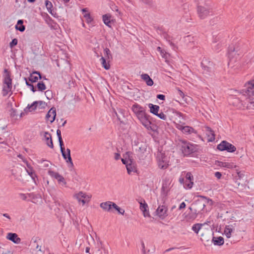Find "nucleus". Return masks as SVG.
I'll list each match as a JSON object with an SVG mask.
<instances>
[{"label":"nucleus","mask_w":254,"mask_h":254,"mask_svg":"<svg viewBox=\"0 0 254 254\" xmlns=\"http://www.w3.org/2000/svg\"><path fill=\"white\" fill-rule=\"evenodd\" d=\"M197 6V14L201 19L205 18L211 12V8L210 6L206 3L201 4L198 3Z\"/></svg>","instance_id":"nucleus-1"},{"label":"nucleus","mask_w":254,"mask_h":254,"mask_svg":"<svg viewBox=\"0 0 254 254\" xmlns=\"http://www.w3.org/2000/svg\"><path fill=\"white\" fill-rule=\"evenodd\" d=\"M181 150L185 155H189L195 152L196 150V147L193 144L186 141H183Z\"/></svg>","instance_id":"nucleus-2"},{"label":"nucleus","mask_w":254,"mask_h":254,"mask_svg":"<svg viewBox=\"0 0 254 254\" xmlns=\"http://www.w3.org/2000/svg\"><path fill=\"white\" fill-rule=\"evenodd\" d=\"M122 161L124 164L126 165L127 173L129 175H131L132 173H135L136 172V168L135 165L130 158L129 156H128L127 159L126 158H122Z\"/></svg>","instance_id":"nucleus-3"},{"label":"nucleus","mask_w":254,"mask_h":254,"mask_svg":"<svg viewBox=\"0 0 254 254\" xmlns=\"http://www.w3.org/2000/svg\"><path fill=\"white\" fill-rule=\"evenodd\" d=\"M217 149L221 151L227 150L229 152H234L236 150L234 145L226 141H222L221 143L218 144Z\"/></svg>","instance_id":"nucleus-4"},{"label":"nucleus","mask_w":254,"mask_h":254,"mask_svg":"<svg viewBox=\"0 0 254 254\" xmlns=\"http://www.w3.org/2000/svg\"><path fill=\"white\" fill-rule=\"evenodd\" d=\"M158 166L161 169H166L168 166V161L166 156L162 153L159 152L157 156Z\"/></svg>","instance_id":"nucleus-5"},{"label":"nucleus","mask_w":254,"mask_h":254,"mask_svg":"<svg viewBox=\"0 0 254 254\" xmlns=\"http://www.w3.org/2000/svg\"><path fill=\"white\" fill-rule=\"evenodd\" d=\"M74 197H75L79 202H81L82 203V204L84 205L86 202L89 201L91 196L82 191H80L75 194Z\"/></svg>","instance_id":"nucleus-6"},{"label":"nucleus","mask_w":254,"mask_h":254,"mask_svg":"<svg viewBox=\"0 0 254 254\" xmlns=\"http://www.w3.org/2000/svg\"><path fill=\"white\" fill-rule=\"evenodd\" d=\"M63 158L66 160L67 163L68 164V166L72 167L73 163L70 156V150L69 148H67L66 151L65 149L61 150Z\"/></svg>","instance_id":"nucleus-7"},{"label":"nucleus","mask_w":254,"mask_h":254,"mask_svg":"<svg viewBox=\"0 0 254 254\" xmlns=\"http://www.w3.org/2000/svg\"><path fill=\"white\" fill-rule=\"evenodd\" d=\"M202 200H198L194 202V205L196 208V211H200L202 210L205 206V203L208 202L207 198L204 196H201Z\"/></svg>","instance_id":"nucleus-8"},{"label":"nucleus","mask_w":254,"mask_h":254,"mask_svg":"<svg viewBox=\"0 0 254 254\" xmlns=\"http://www.w3.org/2000/svg\"><path fill=\"white\" fill-rule=\"evenodd\" d=\"M239 54H237V51H236L235 48H231L228 52V57L229 58V62L228 65H230L233 62H236L238 58Z\"/></svg>","instance_id":"nucleus-9"},{"label":"nucleus","mask_w":254,"mask_h":254,"mask_svg":"<svg viewBox=\"0 0 254 254\" xmlns=\"http://www.w3.org/2000/svg\"><path fill=\"white\" fill-rule=\"evenodd\" d=\"M167 208L165 205H159L156 209V215L161 219L167 216Z\"/></svg>","instance_id":"nucleus-10"},{"label":"nucleus","mask_w":254,"mask_h":254,"mask_svg":"<svg viewBox=\"0 0 254 254\" xmlns=\"http://www.w3.org/2000/svg\"><path fill=\"white\" fill-rule=\"evenodd\" d=\"M186 181L184 188L186 189H190L193 185V177L190 172L187 173L186 175Z\"/></svg>","instance_id":"nucleus-11"},{"label":"nucleus","mask_w":254,"mask_h":254,"mask_svg":"<svg viewBox=\"0 0 254 254\" xmlns=\"http://www.w3.org/2000/svg\"><path fill=\"white\" fill-rule=\"evenodd\" d=\"M31 243L33 247L36 248L37 251L42 252V246L40 244L42 243V240L38 237H33L31 240Z\"/></svg>","instance_id":"nucleus-12"},{"label":"nucleus","mask_w":254,"mask_h":254,"mask_svg":"<svg viewBox=\"0 0 254 254\" xmlns=\"http://www.w3.org/2000/svg\"><path fill=\"white\" fill-rule=\"evenodd\" d=\"M115 203L112 201H108L104 202H102L100 204V206L105 211L108 212L112 211L113 208V205H115Z\"/></svg>","instance_id":"nucleus-13"},{"label":"nucleus","mask_w":254,"mask_h":254,"mask_svg":"<svg viewBox=\"0 0 254 254\" xmlns=\"http://www.w3.org/2000/svg\"><path fill=\"white\" fill-rule=\"evenodd\" d=\"M56 110L54 107H52L47 113L46 118L47 120L50 121L51 123H53L56 118Z\"/></svg>","instance_id":"nucleus-14"},{"label":"nucleus","mask_w":254,"mask_h":254,"mask_svg":"<svg viewBox=\"0 0 254 254\" xmlns=\"http://www.w3.org/2000/svg\"><path fill=\"white\" fill-rule=\"evenodd\" d=\"M6 239L17 244H19L21 242L20 238L18 237L16 233H8L6 236Z\"/></svg>","instance_id":"nucleus-15"},{"label":"nucleus","mask_w":254,"mask_h":254,"mask_svg":"<svg viewBox=\"0 0 254 254\" xmlns=\"http://www.w3.org/2000/svg\"><path fill=\"white\" fill-rule=\"evenodd\" d=\"M44 137L47 145L50 148H53L54 145L51 134L47 131H45L44 132Z\"/></svg>","instance_id":"nucleus-16"},{"label":"nucleus","mask_w":254,"mask_h":254,"mask_svg":"<svg viewBox=\"0 0 254 254\" xmlns=\"http://www.w3.org/2000/svg\"><path fill=\"white\" fill-rule=\"evenodd\" d=\"M201 66L203 69L202 73L205 76H208L212 75L213 70L212 68L206 65H205L204 63H201Z\"/></svg>","instance_id":"nucleus-17"},{"label":"nucleus","mask_w":254,"mask_h":254,"mask_svg":"<svg viewBox=\"0 0 254 254\" xmlns=\"http://www.w3.org/2000/svg\"><path fill=\"white\" fill-rule=\"evenodd\" d=\"M39 78L40 79L42 78L40 73L39 71H35L30 74V76L29 77V81L31 82H36L37 81Z\"/></svg>","instance_id":"nucleus-18"},{"label":"nucleus","mask_w":254,"mask_h":254,"mask_svg":"<svg viewBox=\"0 0 254 254\" xmlns=\"http://www.w3.org/2000/svg\"><path fill=\"white\" fill-rule=\"evenodd\" d=\"M4 72L6 73V74L4 79L3 85H9V86L12 87V80L10 78V75L7 71V69H5Z\"/></svg>","instance_id":"nucleus-19"},{"label":"nucleus","mask_w":254,"mask_h":254,"mask_svg":"<svg viewBox=\"0 0 254 254\" xmlns=\"http://www.w3.org/2000/svg\"><path fill=\"white\" fill-rule=\"evenodd\" d=\"M205 131L207 135L209 137V141H213L215 140V135L214 131L209 127H205Z\"/></svg>","instance_id":"nucleus-20"},{"label":"nucleus","mask_w":254,"mask_h":254,"mask_svg":"<svg viewBox=\"0 0 254 254\" xmlns=\"http://www.w3.org/2000/svg\"><path fill=\"white\" fill-rule=\"evenodd\" d=\"M140 122L141 124L147 129H152L151 125V122L149 120V116H147L145 118L141 120Z\"/></svg>","instance_id":"nucleus-21"},{"label":"nucleus","mask_w":254,"mask_h":254,"mask_svg":"<svg viewBox=\"0 0 254 254\" xmlns=\"http://www.w3.org/2000/svg\"><path fill=\"white\" fill-rule=\"evenodd\" d=\"M141 78L144 81H145V82L147 85H148V86L153 85V81L147 74H146V73L142 74H141Z\"/></svg>","instance_id":"nucleus-22"},{"label":"nucleus","mask_w":254,"mask_h":254,"mask_svg":"<svg viewBox=\"0 0 254 254\" xmlns=\"http://www.w3.org/2000/svg\"><path fill=\"white\" fill-rule=\"evenodd\" d=\"M234 230V229L232 225H228L225 227L224 234L227 238H229L231 237L232 233Z\"/></svg>","instance_id":"nucleus-23"},{"label":"nucleus","mask_w":254,"mask_h":254,"mask_svg":"<svg viewBox=\"0 0 254 254\" xmlns=\"http://www.w3.org/2000/svg\"><path fill=\"white\" fill-rule=\"evenodd\" d=\"M48 174L53 178L56 179L58 181L62 178V176L59 173L49 170L48 172Z\"/></svg>","instance_id":"nucleus-24"},{"label":"nucleus","mask_w":254,"mask_h":254,"mask_svg":"<svg viewBox=\"0 0 254 254\" xmlns=\"http://www.w3.org/2000/svg\"><path fill=\"white\" fill-rule=\"evenodd\" d=\"M148 106L150 108V112L155 115H157L160 109L159 106L152 104H149Z\"/></svg>","instance_id":"nucleus-25"},{"label":"nucleus","mask_w":254,"mask_h":254,"mask_svg":"<svg viewBox=\"0 0 254 254\" xmlns=\"http://www.w3.org/2000/svg\"><path fill=\"white\" fill-rule=\"evenodd\" d=\"M212 242L215 245L221 246L224 244V239L222 237H213Z\"/></svg>","instance_id":"nucleus-26"},{"label":"nucleus","mask_w":254,"mask_h":254,"mask_svg":"<svg viewBox=\"0 0 254 254\" xmlns=\"http://www.w3.org/2000/svg\"><path fill=\"white\" fill-rule=\"evenodd\" d=\"M23 21L18 20L17 24L15 25V29L20 32H23L25 29V27L23 25Z\"/></svg>","instance_id":"nucleus-27"},{"label":"nucleus","mask_w":254,"mask_h":254,"mask_svg":"<svg viewBox=\"0 0 254 254\" xmlns=\"http://www.w3.org/2000/svg\"><path fill=\"white\" fill-rule=\"evenodd\" d=\"M147 207L148 206L146 203H143L142 202L140 203V209H141V211H142L144 217L149 216L148 212H147L146 211V209Z\"/></svg>","instance_id":"nucleus-28"},{"label":"nucleus","mask_w":254,"mask_h":254,"mask_svg":"<svg viewBox=\"0 0 254 254\" xmlns=\"http://www.w3.org/2000/svg\"><path fill=\"white\" fill-rule=\"evenodd\" d=\"M132 109L133 113L136 115L138 114L139 113L141 112V111H142L144 110L142 107L137 104L133 105L132 106Z\"/></svg>","instance_id":"nucleus-29"},{"label":"nucleus","mask_w":254,"mask_h":254,"mask_svg":"<svg viewBox=\"0 0 254 254\" xmlns=\"http://www.w3.org/2000/svg\"><path fill=\"white\" fill-rule=\"evenodd\" d=\"M254 87V80L250 81L248 82L247 85V91L246 92H248V94L251 96L250 93L251 90L253 89V88Z\"/></svg>","instance_id":"nucleus-30"},{"label":"nucleus","mask_w":254,"mask_h":254,"mask_svg":"<svg viewBox=\"0 0 254 254\" xmlns=\"http://www.w3.org/2000/svg\"><path fill=\"white\" fill-rule=\"evenodd\" d=\"M204 225V224H195L192 226V229L195 233L198 234V232L201 229L202 227Z\"/></svg>","instance_id":"nucleus-31"},{"label":"nucleus","mask_w":254,"mask_h":254,"mask_svg":"<svg viewBox=\"0 0 254 254\" xmlns=\"http://www.w3.org/2000/svg\"><path fill=\"white\" fill-rule=\"evenodd\" d=\"M100 60L103 67H104L105 69H109L110 68V65L109 63L106 62V60L104 57H102Z\"/></svg>","instance_id":"nucleus-32"},{"label":"nucleus","mask_w":254,"mask_h":254,"mask_svg":"<svg viewBox=\"0 0 254 254\" xmlns=\"http://www.w3.org/2000/svg\"><path fill=\"white\" fill-rule=\"evenodd\" d=\"M182 131L184 133L190 134L194 131V129L189 126H185Z\"/></svg>","instance_id":"nucleus-33"},{"label":"nucleus","mask_w":254,"mask_h":254,"mask_svg":"<svg viewBox=\"0 0 254 254\" xmlns=\"http://www.w3.org/2000/svg\"><path fill=\"white\" fill-rule=\"evenodd\" d=\"M12 87L8 86L3 85V89H2V94L3 96H5L7 95V94L11 91Z\"/></svg>","instance_id":"nucleus-34"},{"label":"nucleus","mask_w":254,"mask_h":254,"mask_svg":"<svg viewBox=\"0 0 254 254\" xmlns=\"http://www.w3.org/2000/svg\"><path fill=\"white\" fill-rule=\"evenodd\" d=\"M111 16H108L107 14L103 15V20L105 24L108 26H110L109 24L110 23Z\"/></svg>","instance_id":"nucleus-35"},{"label":"nucleus","mask_w":254,"mask_h":254,"mask_svg":"<svg viewBox=\"0 0 254 254\" xmlns=\"http://www.w3.org/2000/svg\"><path fill=\"white\" fill-rule=\"evenodd\" d=\"M45 5H46V6L48 11L51 14L53 15V14L52 13V8L53 7V4H52V2L49 1V0H46Z\"/></svg>","instance_id":"nucleus-36"},{"label":"nucleus","mask_w":254,"mask_h":254,"mask_svg":"<svg viewBox=\"0 0 254 254\" xmlns=\"http://www.w3.org/2000/svg\"><path fill=\"white\" fill-rule=\"evenodd\" d=\"M83 16L86 19V21L88 23H91L93 20V19L90 16V13H85L84 14Z\"/></svg>","instance_id":"nucleus-37"},{"label":"nucleus","mask_w":254,"mask_h":254,"mask_svg":"<svg viewBox=\"0 0 254 254\" xmlns=\"http://www.w3.org/2000/svg\"><path fill=\"white\" fill-rule=\"evenodd\" d=\"M136 116L139 121L147 116L144 110L142 111H141V112L139 113L138 114L136 115Z\"/></svg>","instance_id":"nucleus-38"},{"label":"nucleus","mask_w":254,"mask_h":254,"mask_svg":"<svg viewBox=\"0 0 254 254\" xmlns=\"http://www.w3.org/2000/svg\"><path fill=\"white\" fill-rule=\"evenodd\" d=\"M138 153L140 154L144 153L146 151V145L145 144L141 145L138 147Z\"/></svg>","instance_id":"nucleus-39"},{"label":"nucleus","mask_w":254,"mask_h":254,"mask_svg":"<svg viewBox=\"0 0 254 254\" xmlns=\"http://www.w3.org/2000/svg\"><path fill=\"white\" fill-rule=\"evenodd\" d=\"M104 54H105V57H106V59H112V55L111 54V52H110V50L108 48H105L104 49Z\"/></svg>","instance_id":"nucleus-40"},{"label":"nucleus","mask_w":254,"mask_h":254,"mask_svg":"<svg viewBox=\"0 0 254 254\" xmlns=\"http://www.w3.org/2000/svg\"><path fill=\"white\" fill-rule=\"evenodd\" d=\"M37 88L39 91H43L46 89V85L43 82H40L37 84Z\"/></svg>","instance_id":"nucleus-41"},{"label":"nucleus","mask_w":254,"mask_h":254,"mask_svg":"<svg viewBox=\"0 0 254 254\" xmlns=\"http://www.w3.org/2000/svg\"><path fill=\"white\" fill-rule=\"evenodd\" d=\"M217 165L220 167H226L228 168H230L231 167V165L230 164L223 162H218Z\"/></svg>","instance_id":"nucleus-42"},{"label":"nucleus","mask_w":254,"mask_h":254,"mask_svg":"<svg viewBox=\"0 0 254 254\" xmlns=\"http://www.w3.org/2000/svg\"><path fill=\"white\" fill-rule=\"evenodd\" d=\"M160 55L161 57L166 60V61H167V59L170 57V55L168 53H167L164 50H163V51H162L160 53Z\"/></svg>","instance_id":"nucleus-43"},{"label":"nucleus","mask_w":254,"mask_h":254,"mask_svg":"<svg viewBox=\"0 0 254 254\" xmlns=\"http://www.w3.org/2000/svg\"><path fill=\"white\" fill-rule=\"evenodd\" d=\"M113 208H114L115 210H116L119 213L123 215L125 213V210L119 207L116 203L115 205H113Z\"/></svg>","instance_id":"nucleus-44"},{"label":"nucleus","mask_w":254,"mask_h":254,"mask_svg":"<svg viewBox=\"0 0 254 254\" xmlns=\"http://www.w3.org/2000/svg\"><path fill=\"white\" fill-rule=\"evenodd\" d=\"M45 94L48 100H50L53 98V94L51 90H47L45 92Z\"/></svg>","instance_id":"nucleus-45"},{"label":"nucleus","mask_w":254,"mask_h":254,"mask_svg":"<svg viewBox=\"0 0 254 254\" xmlns=\"http://www.w3.org/2000/svg\"><path fill=\"white\" fill-rule=\"evenodd\" d=\"M38 106L37 105V101L34 102L31 105H28V107L29 109H31V111L35 110L37 107Z\"/></svg>","instance_id":"nucleus-46"},{"label":"nucleus","mask_w":254,"mask_h":254,"mask_svg":"<svg viewBox=\"0 0 254 254\" xmlns=\"http://www.w3.org/2000/svg\"><path fill=\"white\" fill-rule=\"evenodd\" d=\"M37 105L41 109H45L47 106L46 102L42 101H37Z\"/></svg>","instance_id":"nucleus-47"},{"label":"nucleus","mask_w":254,"mask_h":254,"mask_svg":"<svg viewBox=\"0 0 254 254\" xmlns=\"http://www.w3.org/2000/svg\"><path fill=\"white\" fill-rule=\"evenodd\" d=\"M25 80H26V85L30 87L31 91H32L33 92H35L36 91V89L33 85L31 83H30L27 80L26 78H25Z\"/></svg>","instance_id":"nucleus-48"},{"label":"nucleus","mask_w":254,"mask_h":254,"mask_svg":"<svg viewBox=\"0 0 254 254\" xmlns=\"http://www.w3.org/2000/svg\"><path fill=\"white\" fill-rule=\"evenodd\" d=\"M18 40L17 39H13L12 41L9 43V46L11 48H13L14 46H16L17 44Z\"/></svg>","instance_id":"nucleus-49"},{"label":"nucleus","mask_w":254,"mask_h":254,"mask_svg":"<svg viewBox=\"0 0 254 254\" xmlns=\"http://www.w3.org/2000/svg\"><path fill=\"white\" fill-rule=\"evenodd\" d=\"M9 112L10 116L12 117H15L17 115V111L13 108H11Z\"/></svg>","instance_id":"nucleus-50"},{"label":"nucleus","mask_w":254,"mask_h":254,"mask_svg":"<svg viewBox=\"0 0 254 254\" xmlns=\"http://www.w3.org/2000/svg\"><path fill=\"white\" fill-rule=\"evenodd\" d=\"M157 117H158L160 119L165 120L166 119V116L163 113L161 112L160 113H157V115H156Z\"/></svg>","instance_id":"nucleus-51"},{"label":"nucleus","mask_w":254,"mask_h":254,"mask_svg":"<svg viewBox=\"0 0 254 254\" xmlns=\"http://www.w3.org/2000/svg\"><path fill=\"white\" fill-rule=\"evenodd\" d=\"M58 183L62 186H65L66 185V182L64 179V178L62 177L58 181Z\"/></svg>","instance_id":"nucleus-52"},{"label":"nucleus","mask_w":254,"mask_h":254,"mask_svg":"<svg viewBox=\"0 0 254 254\" xmlns=\"http://www.w3.org/2000/svg\"><path fill=\"white\" fill-rule=\"evenodd\" d=\"M58 139H59V145L60 146L61 150L64 149L65 148L64 146V143H63L62 138H58Z\"/></svg>","instance_id":"nucleus-53"},{"label":"nucleus","mask_w":254,"mask_h":254,"mask_svg":"<svg viewBox=\"0 0 254 254\" xmlns=\"http://www.w3.org/2000/svg\"><path fill=\"white\" fill-rule=\"evenodd\" d=\"M141 247H142V252L143 253V254H146V250H145V244H144L143 241L141 242Z\"/></svg>","instance_id":"nucleus-54"},{"label":"nucleus","mask_w":254,"mask_h":254,"mask_svg":"<svg viewBox=\"0 0 254 254\" xmlns=\"http://www.w3.org/2000/svg\"><path fill=\"white\" fill-rule=\"evenodd\" d=\"M43 167H48L49 166V165L50 164V162L47 160H43Z\"/></svg>","instance_id":"nucleus-55"},{"label":"nucleus","mask_w":254,"mask_h":254,"mask_svg":"<svg viewBox=\"0 0 254 254\" xmlns=\"http://www.w3.org/2000/svg\"><path fill=\"white\" fill-rule=\"evenodd\" d=\"M184 127L185 126H184L183 124H176V127L178 129L181 130L182 131L183 130Z\"/></svg>","instance_id":"nucleus-56"},{"label":"nucleus","mask_w":254,"mask_h":254,"mask_svg":"<svg viewBox=\"0 0 254 254\" xmlns=\"http://www.w3.org/2000/svg\"><path fill=\"white\" fill-rule=\"evenodd\" d=\"M215 177L217 178L218 179H220L221 178L222 174L219 172H216L214 174Z\"/></svg>","instance_id":"nucleus-57"},{"label":"nucleus","mask_w":254,"mask_h":254,"mask_svg":"<svg viewBox=\"0 0 254 254\" xmlns=\"http://www.w3.org/2000/svg\"><path fill=\"white\" fill-rule=\"evenodd\" d=\"M157 98L162 100H164L165 99V96L163 94H158L157 95Z\"/></svg>","instance_id":"nucleus-58"},{"label":"nucleus","mask_w":254,"mask_h":254,"mask_svg":"<svg viewBox=\"0 0 254 254\" xmlns=\"http://www.w3.org/2000/svg\"><path fill=\"white\" fill-rule=\"evenodd\" d=\"M121 155L118 153H115L114 154V158L116 160H118L120 158Z\"/></svg>","instance_id":"nucleus-59"},{"label":"nucleus","mask_w":254,"mask_h":254,"mask_svg":"<svg viewBox=\"0 0 254 254\" xmlns=\"http://www.w3.org/2000/svg\"><path fill=\"white\" fill-rule=\"evenodd\" d=\"M27 172L28 173V174L31 177L32 179H34V176H35V174L32 172L31 170L29 171L28 170H27Z\"/></svg>","instance_id":"nucleus-60"},{"label":"nucleus","mask_w":254,"mask_h":254,"mask_svg":"<svg viewBox=\"0 0 254 254\" xmlns=\"http://www.w3.org/2000/svg\"><path fill=\"white\" fill-rule=\"evenodd\" d=\"M27 172L28 173V174L31 177L32 179H34V176H35V174L32 172L31 170L29 171L28 170H27Z\"/></svg>","instance_id":"nucleus-61"},{"label":"nucleus","mask_w":254,"mask_h":254,"mask_svg":"<svg viewBox=\"0 0 254 254\" xmlns=\"http://www.w3.org/2000/svg\"><path fill=\"white\" fill-rule=\"evenodd\" d=\"M178 94L179 95L182 97V98H184V96H185V94L180 89H178Z\"/></svg>","instance_id":"nucleus-62"},{"label":"nucleus","mask_w":254,"mask_h":254,"mask_svg":"<svg viewBox=\"0 0 254 254\" xmlns=\"http://www.w3.org/2000/svg\"><path fill=\"white\" fill-rule=\"evenodd\" d=\"M57 134L58 138H62L61 135V131L60 129H57Z\"/></svg>","instance_id":"nucleus-63"},{"label":"nucleus","mask_w":254,"mask_h":254,"mask_svg":"<svg viewBox=\"0 0 254 254\" xmlns=\"http://www.w3.org/2000/svg\"><path fill=\"white\" fill-rule=\"evenodd\" d=\"M186 204L184 202H183L182 203H181L180 206H179V209H182L183 208H185L186 207Z\"/></svg>","instance_id":"nucleus-64"}]
</instances>
